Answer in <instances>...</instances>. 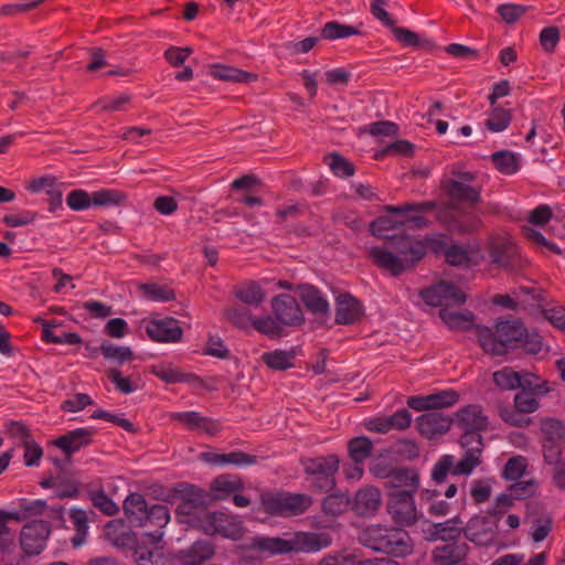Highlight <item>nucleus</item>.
<instances>
[{
  "instance_id": "37998d69",
  "label": "nucleus",
  "mask_w": 565,
  "mask_h": 565,
  "mask_svg": "<svg viewBox=\"0 0 565 565\" xmlns=\"http://www.w3.org/2000/svg\"><path fill=\"white\" fill-rule=\"evenodd\" d=\"M351 500L347 493H331L322 501V511L327 515L338 516L348 511Z\"/></svg>"
},
{
  "instance_id": "bf43d9fd",
  "label": "nucleus",
  "mask_w": 565,
  "mask_h": 565,
  "mask_svg": "<svg viewBox=\"0 0 565 565\" xmlns=\"http://www.w3.org/2000/svg\"><path fill=\"white\" fill-rule=\"evenodd\" d=\"M328 166L334 175L339 178H349L355 173L354 164L343 156L334 152L328 157Z\"/></svg>"
},
{
  "instance_id": "aec40b11",
  "label": "nucleus",
  "mask_w": 565,
  "mask_h": 565,
  "mask_svg": "<svg viewBox=\"0 0 565 565\" xmlns=\"http://www.w3.org/2000/svg\"><path fill=\"white\" fill-rule=\"evenodd\" d=\"M171 420L178 422L189 430H199L207 436H215L222 430V425L217 419L202 416L199 412H177L170 415Z\"/></svg>"
},
{
  "instance_id": "2eb2a0df",
  "label": "nucleus",
  "mask_w": 565,
  "mask_h": 565,
  "mask_svg": "<svg viewBox=\"0 0 565 565\" xmlns=\"http://www.w3.org/2000/svg\"><path fill=\"white\" fill-rule=\"evenodd\" d=\"M273 316L284 327H299L305 322L301 307L295 297L289 294L275 296L271 301Z\"/></svg>"
},
{
  "instance_id": "f704fd0d",
  "label": "nucleus",
  "mask_w": 565,
  "mask_h": 565,
  "mask_svg": "<svg viewBox=\"0 0 565 565\" xmlns=\"http://www.w3.org/2000/svg\"><path fill=\"white\" fill-rule=\"evenodd\" d=\"M439 317L451 330L469 331L478 326L475 324V315L469 310L456 311L444 307L439 310Z\"/></svg>"
},
{
  "instance_id": "c03bdc74",
  "label": "nucleus",
  "mask_w": 565,
  "mask_h": 565,
  "mask_svg": "<svg viewBox=\"0 0 565 565\" xmlns=\"http://www.w3.org/2000/svg\"><path fill=\"white\" fill-rule=\"evenodd\" d=\"M70 519L73 522L75 529V535L72 539L73 546H81L88 532V518L86 511L82 509H72L70 511Z\"/></svg>"
},
{
  "instance_id": "f257e3e1",
  "label": "nucleus",
  "mask_w": 565,
  "mask_h": 565,
  "mask_svg": "<svg viewBox=\"0 0 565 565\" xmlns=\"http://www.w3.org/2000/svg\"><path fill=\"white\" fill-rule=\"evenodd\" d=\"M476 335L483 351L492 355H504L514 349L535 355L542 350V337L536 331H529L521 319L512 316L499 319L494 330L477 326Z\"/></svg>"
},
{
  "instance_id": "774afa93",
  "label": "nucleus",
  "mask_w": 565,
  "mask_h": 565,
  "mask_svg": "<svg viewBox=\"0 0 565 565\" xmlns=\"http://www.w3.org/2000/svg\"><path fill=\"white\" fill-rule=\"evenodd\" d=\"M561 39L559 30L556 26L544 28L540 33V43L545 52L555 51Z\"/></svg>"
},
{
  "instance_id": "0eeeda50",
  "label": "nucleus",
  "mask_w": 565,
  "mask_h": 565,
  "mask_svg": "<svg viewBox=\"0 0 565 565\" xmlns=\"http://www.w3.org/2000/svg\"><path fill=\"white\" fill-rule=\"evenodd\" d=\"M128 195L126 192L117 189H102L88 193L82 189H75L68 192L66 204L73 211H84L94 206H117L126 202Z\"/></svg>"
},
{
  "instance_id": "412c9836",
  "label": "nucleus",
  "mask_w": 565,
  "mask_h": 565,
  "mask_svg": "<svg viewBox=\"0 0 565 565\" xmlns=\"http://www.w3.org/2000/svg\"><path fill=\"white\" fill-rule=\"evenodd\" d=\"M451 425L452 418L439 412H426L416 418L418 433L427 439L446 434Z\"/></svg>"
},
{
  "instance_id": "a878e982",
  "label": "nucleus",
  "mask_w": 565,
  "mask_h": 565,
  "mask_svg": "<svg viewBox=\"0 0 565 565\" xmlns=\"http://www.w3.org/2000/svg\"><path fill=\"white\" fill-rule=\"evenodd\" d=\"M364 315L363 306L351 294L344 292L337 297L335 323L349 326L358 322Z\"/></svg>"
},
{
  "instance_id": "ddd939ff",
  "label": "nucleus",
  "mask_w": 565,
  "mask_h": 565,
  "mask_svg": "<svg viewBox=\"0 0 565 565\" xmlns=\"http://www.w3.org/2000/svg\"><path fill=\"white\" fill-rule=\"evenodd\" d=\"M422 300L431 307H443L448 303L462 305L467 300L466 294L455 284L439 281L419 291Z\"/></svg>"
},
{
  "instance_id": "338daca9",
  "label": "nucleus",
  "mask_w": 565,
  "mask_h": 565,
  "mask_svg": "<svg viewBox=\"0 0 565 565\" xmlns=\"http://www.w3.org/2000/svg\"><path fill=\"white\" fill-rule=\"evenodd\" d=\"M446 262L452 266L467 265L470 262L469 253L459 245H451L445 250Z\"/></svg>"
},
{
  "instance_id": "49530a36",
  "label": "nucleus",
  "mask_w": 565,
  "mask_h": 565,
  "mask_svg": "<svg viewBox=\"0 0 565 565\" xmlns=\"http://www.w3.org/2000/svg\"><path fill=\"white\" fill-rule=\"evenodd\" d=\"M402 227L399 225V218L394 215H381L370 223V232L373 236L379 238H391L387 236V232Z\"/></svg>"
},
{
  "instance_id": "9b49d317",
  "label": "nucleus",
  "mask_w": 565,
  "mask_h": 565,
  "mask_svg": "<svg viewBox=\"0 0 565 565\" xmlns=\"http://www.w3.org/2000/svg\"><path fill=\"white\" fill-rule=\"evenodd\" d=\"M416 492L386 493V510L393 522L399 526H413L418 521L415 504Z\"/></svg>"
},
{
  "instance_id": "864d4df0",
  "label": "nucleus",
  "mask_w": 565,
  "mask_h": 565,
  "mask_svg": "<svg viewBox=\"0 0 565 565\" xmlns=\"http://www.w3.org/2000/svg\"><path fill=\"white\" fill-rule=\"evenodd\" d=\"M511 119L510 110L502 107H493L486 121V127L492 132H501L509 127Z\"/></svg>"
},
{
  "instance_id": "680f3d73",
  "label": "nucleus",
  "mask_w": 565,
  "mask_h": 565,
  "mask_svg": "<svg viewBox=\"0 0 565 565\" xmlns=\"http://www.w3.org/2000/svg\"><path fill=\"white\" fill-rule=\"evenodd\" d=\"M214 555V545L207 541H196L188 550L190 562H203L210 559Z\"/></svg>"
},
{
  "instance_id": "0e129e2a",
  "label": "nucleus",
  "mask_w": 565,
  "mask_h": 565,
  "mask_svg": "<svg viewBox=\"0 0 565 565\" xmlns=\"http://www.w3.org/2000/svg\"><path fill=\"white\" fill-rule=\"evenodd\" d=\"M497 12L505 23L512 24L526 12V7L522 4L504 3L498 6Z\"/></svg>"
},
{
  "instance_id": "5fc2aeb1",
  "label": "nucleus",
  "mask_w": 565,
  "mask_h": 565,
  "mask_svg": "<svg viewBox=\"0 0 565 565\" xmlns=\"http://www.w3.org/2000/svg\"><path fill=\"white\" fill-rule=\"evenodd\" d=\"M252 328L270 338L280 337L284 332L277 319L270 316L254 317Z\"/></svg>"
},
{
  "instance_id": "a18cd8bd",
  "label": "nucleus",
  "mask_w": 565,
  "mask_h": 565,
  "mask_svg": "<svg viewBox=\"0 0 565 565\" xmlns=\"http://www.w3.org/2000/svg\"><path fill=\"white\" fill-rule=\"evenodd\" d=\"M448 475L463 476L456 471L455 457L452 455L441 456L431 469V479L436 483L445 482Z\"/></svg>"
},
{
  "instance_id": "a19ab883",
  "label": "nucleus",
  "mask_w": 565,
  "mask_h": 565,
  "mask_svg": "<svg viewBox=\"0 0 565 565\" xmlns=\"http://www.w3.org/2000/svg\"><path fill=\"white\" fill-rule=\"evenodd\" d=\"M320 34L322 39L333 41L359 35L361 31L356 26L343 24L338 21H329L321 28Z\"/></svg>"
},
{
  "instance_id": "1a4fd4ad",
  "label": "nucleus",
  "mask_w": 565,
  "mask_h": 565,
  "mask_svg": "<svg viewBox=\"0 0 565 565\" xmlns=\"http://www.w3.org/2000/svg\"><path fill=\"white\" fill-rule=\"evenodd\" d=\"M437 209L436 201L405 202L398 205H385L384 210L399 218L402 227L420 230L428 227L430 222L426 213Z\"/></svg>"
},
{
  "instance_id": "58836bf2",
  "label": "nucleus",
  "mask_w": 565,
  "mask_h": 565,
  "mask_svg": "<svg viewBox=\"0 0 565 565\" xmlns=\"http://www.w3.org/2000/svg\"><path fill=\"white\" fill-rule=\"evenodd\" d=\"M235 296L242 302L258 307L265 298V291L256 281H247L236 287Z\"/></svg>"
},
{
  "instance_id": "e433bc0d",
  "label": "nucleus",
  "mask_w": 565,
  "mask_h": 565,
  "mask_svg": "<svg viewBox=\"0 0 565 565\" xmlns=\"http://www.w3.org/2000/svg\"><path fill=\"white\" fill-rule=\"evenodd\" d=\"M213 78L234 83H249L256 81L257 75L236 68L234 66L214 64L210 68Z\"/></svg>"
},
{
  "instance_id": "ea45409f",
  "label": "nucleus",
  "mask_w": 565,
  "mask_h": 565,
  "mask_svg": "<svg viewBox=\"0 0 565 565\" xmlns=\"http://www.w3.org/2000/svg\"><path fill=\"white\" fill-rule=\"evenodd\" d=\"M263 362L275 371H285L294 366L295 353L292 351L274 350L264 352Z\"/></svg>"
},
{
  "instance_id": "f8f14e48",
  "label": "nucleus",
  "mask_w": 565,
  "mask_h": 565,
  "mask_svg": "<svg viewBox=\"0 0 565 565\" xmlns=\"http://www.w3.org/2000/svg\"><path fill=\"white\" fill-rule=\"evenodd\" d=\"M177 489L179 493L180 503L177 512L185 516V522L194 529V520L201 518L203 512L207 511L205 507V491L193 484H180Z\"/></svg>"
},
{
  "instance_id": "4d7b16f0",
  "label": "nucleus",
  "mask_w": 565,
  "mask_h": 565,
  "mask_svg": "<svg viewBox=\"0 0 565 565\" xmlns=\"http://www.w3.org/2000/svg\"><path fill=\"white\" fill-rule=\"evenodd\" d=\"M332 221L339 224H343L348 226L355 233H359L364 230L365 223L359 216L355 211L352 210H338L332 214Z\"/></svg>"
},
{
  "instance_id": "473e14b6",
  "label": "nucleus",
  "mask_w": 565,
  "mask_h": 565,
  "mask_svg": "<svg viewBox=\"0 0 565 565\" xmlns=\"http://www.w3.org/2000/svg\"><path fill=\"white\" fill-rule=\"evenodd\" d=\"M202 456L205 461L216 466L233 465L236 467H245L257 462L255 455L246 454L242 450H235L228 454L204 452Z\"/></svg>"
},
{
  "instance_id": "052dcab7",
  "label": "nucleus",
  "mask_w": 565,
  "mask_h": 565,
  "mask_svg": "<svg viewBox=\"0 0 565 565\" xmlns=\"http://www.w3.org/2000/svg\"><path fill=\"white\" fill-rule=\"evenodd\" d=\"M225 318L235 327L246 330L252 328L254 317L244 307H230L224 311Z\"/></svg>"
},
{
  "instance_id": "09e8293b",
  "label": "nucleus",
  "mask_w": 565,
  "mask_h": 565,
  "mask_svg": "<svg viewBox=\"0 0 565 565\" xmlns=\"http://www.w3.org/2000/svg\"><path fill=\"white\" fill-rule=\"evenodd\" d=\"M527 468V460L523 456L511 457L501 471L503 479L509 481H516L523 477Z\"/></svg>"
},
{
  "instance_id": "72a5a7b5",
  "label": "nucleus",
  "mask_w": 565,
  "mask_h": 565,
  "mask_svg": "<svg viewBox=\"0 0 565 565\" xmlns=\"http://www.w3.org/2000/svg\"><path fill=\"white\" fill-rule=\"evenodd\" d=\"M149 509L150 505L145 497L137 492L129 494L124 502L126 518L135 527L142 525Z\"/></svg>"
},
{
  "instance_id": "6ab92c4d",
  "label": "nucleus",
  "mask_w": 565,
  "mask_h": 565,
  "mask_svg": "<svg viewBox=\"0 0 565 565\" xmlns=\"http://www.w3.org/2000/svg\"><path fill=\"white\" fill-rule=\"evenodd\" d=\"M387 244L401 259H405L408 268H412L426 254L424 243L409 236H392Z\"/></svg>"
},
{
  "instance_id": "2f4dec72",
  "label": "nucleus",
  "mask_w": 565,
  "mask_h": 565,
  "mask_svg": "<svg viewBox=\"0 0 565 565\" xmlns=\"http://www.w3.org/2000/svg\"><path fill=\"white\" fill-rule=\"evenodd\" d=\"M440 217L444 220L447 228L450 232L459 233V234H469L477 232L481 225L480 218L473 213L469 212H451L447 217H444V214H440Z\"/></svg>"
},
{
  "instance_id": "9d476101",
  "label": "nucleus",
  "mask_w": 565,
  "mask_h": 565,
  "mask_svg": "<svg viewBox=\"0 0 565 565\" xmlns=\"http://www.w3.org/2000/svg\"><path fill=\"white\" fill-rule=\"evenodd\" d=\"M488 253L491 262L505 270L513 271L522 268L519 247L508 235L491 237L488 244Z\"/></svg>"
},
{
  "instance_id": "20e7f679",
  "label": "nucleus",
  "mask_w": 565,
  "mask_h": 565,
  "mask_svg": "<svg viewBox=\"0 0 565 565\" xmlns=\"http://www.w3.org/2000/svg\"><path fill=\"white\" fill-rule=\"evenodd\" d=\"M301 465L311 492L328 493L335 488V476L340 467V458L337 455L305 458L301 460Z\"/></svg>"
},
{
  "instance_id": "603ef678",
  "label": "nucleus",
  "mask_w": 565,
  "mask_h": 565,
  "mask_svg": "<svg viewBox=\"0 0 565 565\" xmlns=\"http://www.w3.org/2000/svg\"><path fill=\"white\" fill-rule=\"evenodd\" d=\"M88 498L93 505L107 516H114L119 511L118 505L104 490L89 491Z\"/></svg>"
},
{
  "instance_id": "4be33fe9",
  "label": "nucleus",
  "mask_w": 565,
  "mask_h": 565,
  "mask_svg": "<svg viewBox=\"0 0 565 565\" xmlns=\"http://www.w3.org/2000/svg\"><path fill=\"white\" fill-rule=\"evenodd\" d=\"M387 493L417 492L419 488V473L414 468L396 467L391 472L388 481H384Z\"/></svg>"
},
{
  "instance_id": "c9c22d12",
  "label": "nucleus",
  "mask_w": 565,
  "mask_h": 565,
  "mask_svg": "<svg viewBox=\"0 0 565 565\" xmlns=\"http://www.w3.org/2000/svg\"><path fill=\"white\" fill-rule=\"evenodd\" d=\"M149 372L167 384L190 383L198 379L196 375L192 373H184L180 369L173 367L172 364L168 363L151 365L149 367Z\"/></svg>"
},
{
  "instance_id": "69168bd1",
  "label": "nucleus",
  "mask_w": 565,
  "mask_h": 565,
  "mask_svg": "<svg viewBox=\"0 0 565 565\" xmlns=\"http://www.w3.org/2000/svg\"><path fill=\"white\" fill-rule=\"evenodd\" d=\"M203 354L222 360H226L231 355L230 350L225 347L223 340L215 335L209 337L206 345L203 349Z\"/></svg>"
},
{
  "instance_id": "13d9d810",
  "label": "nucleus",
  "mask_w": 565,
  "mask_h": 565,
  "mask_svg": "<svg viewBox=\"0 0 565 565\" xmlns=\"http://www.w3.org/2000/svg\"><path fill=\"white\" fill-rule=\"evenodd\" d=\"M493 382L501 390H515L521 384L520 372L513 371L512 367H503L493 373Z\"/></svg>"
},
{
  "instance_id": "de8ad7c7",
  "label": "nucleus",
  "mask_w": 565,
  "mask_h": 565,
  "mask_svg": "<svg viewBox=\"0 0 565 565\" xmlns=\"http://www.w3.org/2000/svg\"><path fill=\"white\" fill-rule=\"evenodd\" d=\"M99 351L106 360L116 361L120 364L134 360V352L129 347L103 342L99 347Z\"/></svg>"
},
{
  "instance_id": "6e6d98bb",
  "label": "nucleus",
  "mask_w": 565,
  "mask_h": 565,
  "mask_svg": "<svg viewBox=\"0 0 565 565\" xmlns=\"http://www.w3.org/2000/svg\"><path fill=\"white\" fill-rule=\"evenodd\" d=\"M140 290L148 299L153 301H171L175 299L174 290L166 285L142 284L140 285Z\"/></svg>"
},
{
  "instance_id": "cd10ccee",
  "label": "nucleus",
  "mask_w": 565,
  "mask_h": 565,
  "mask_svg": "<svg viewBox=\"0 0 565 565\" xmlns=\"http://www.w3.org/2000/svg\"><path fill=\"white\" fill-rule=\"evenodd\" d=\"M369 257L375 266L395 277L408 269L405 259H401L390 247L387 249L377 246L371 247Z\"/></svg>"
},
{
  "instance_id": "39448f33",
  "label": "nucleus",
  "mask_w": 565,
  "mask_h": 565,
  "mask_svg": "<svg viewBox=\"0 0 565 565\" xmlns=\"http://www.w3.org/2000/svg\"><path fill=\"white\" fill-rule=\"evenodd\" d=\"M312 498L306 493L285 491L265 492L260 495L264 512L269 515L292 518L303 514L312 505Z\"/></svg>"
},
{
  "instance_id": "4c0bfd02",
  "label": "nucleus",
  "mask_w": 565,
  "mask_h": 565,
  "mask_svg": "<svg viewBox=\"0 0 565 565\" xmlns=\"http://www.w3.org/2000/svg\"><path fill=\"white\" fill-rule=\"evenodd\" d=\"M244 484L237 477L230 475H222L215 478L211 483V490L215 493L217 500H224L230 494L242 490Z\"/></svg>"
},
{
  "instance_id": "a211bd4d",
  "label": "nucleus",
  "mask_w": 565,
  "mask_h": 565,
  "mask_svg": "<svg viewBox=\"0 0 565 565\" xmlns=\"http://www.w3.org/2000/svg\"><path fill=\"white\" fill-rule=\"evenodd\" d=\"M452 424L463 433L483 431L489 426V419L480 405L469 404L456 412Z\"/></svg>"
},
{
  "instance_id": "7c9ffc66",
  "label": "nucleus",
  "mask_w": 565,
  "mask_h": 565,
  "mask_svg": "<svg viewBox=\"0 0 565 565\" xmlns=\"http://www.w3.org/2000/svg\"><path fill=\"white\" fill-rule=\"evenodd\" d=\"M299 297L309 312L318 317L329 315L330 306L322 292L310 284L299 286Z\"/></svg>"
},
{
  "instance_id": "6e6552de",
  "label": "nucleus",
  "mask_w": 565,
  "mask_h": 565,
  "mask_svg": "<svg viewBox=\"0 0 565 565\" xmlns=\"http://www.w3.org/2000/svg\"><path fill=\"white\" fill-rule=\"evenodd\" d=\"M503 511H489L484 515L472 516L462 527V535L478 546L493 544L498 535V525Z\"/></svg>"
},
{
  "instance_id": "79ce46f5",
  "label": "nucleus",
  "mask_w": 565,
  "mask_h": 565,
  "mask_svg": "<svg viewBox=\"0 0 565 565\" xmlns=\"http://www.w3.org/2000/svg\"><path fill=\"white\" fill-rule=\"evenodd\" d=\"M348 450L354 463L363 465L372 454L373 443L364 436L354 437L349 441Z\"/></svg>"
},
{
  "instance_id": "3c124183",
  "label": "nucleus",
  "mask_w": 565,
  "mask_h": 565,
  "mask_svg": "<svg viewBox=\"0 0 565 565\" xmlns=\"http://www.w3.org/2000/svg\"><path fill=\"white\" fill-rule=\"evenodd\" d=\"M430 412L436 409L451 407L459 401V394L455 390H444L437 393L428 394Z\"/></svg>"
},
{
  "instance_id": "4468645a",
  "label": "nucleus",
  "mask_w": 565,
  "mask_h": 565,
  "mask_svg": "<svg viewBox=\"0 0 565 565\" xmlns=\"http://www.w3.org/2000/svg\"><path fill=\"white\" fill-rule=\"evenodd\" d=\"M51 533L45 520H34L22 527L20 545L26 556L39 555L44 550Z\"/></svg>"
},
{
  "instance_id": "e2e57ef3",
  "label": "nucleus",
  "mask_w": 565,
  "mask_h": 565,
  "mask_svg": "<svg viewBox=\"0 0 565 565\" xmlns=\"http://www.w3.org/2000/svg\"><path fill=\"white\" fill-rule=\"evenodd\" d=\"M537 487V482L534 479H519L514 483L510 484L509 491L515 500H525L536 492Z\"/></svg>"
},
{
  "instance_id": "5701e85b",
  "label": "nucleus",
  "mask_w": 565,
  "mask_h": 565,
  "mask_svg": "<svg viewBox=\"0 0 565 565\" xmlns=\"http://www.w3.org/2000/svg\"><path fill=\"white\" fill-rule=\"evenodd\" d=\"M470 551L469 545L461 539H456L433 550V559L439 565H460L466 561Z\"/></svg>"
},
{
  "instance_id": "7ed1b4c3",
  "label": "nucleus",
  "mask_w": 565,
  "mask_h": 565,
  "mask_svg": "<svg viewBox=\"0 0 565 565\" xmlns=\"http://www.w3.org/2000/svg\"><path fill=\"white\" fill-rule=\"evenodd\" d=\"M362 543L373 551L405 557L413 552L408 532L393 526L372 525L362 534Z\"/></svg>"
},
{
  "instance_id": "423d86ee",
  "label": "nucleus",
  "mask_w": 565,
  "mask_h": 565,
  "mask_svg": "<svg viewBox=\"0 0 565 565\" xmlns=\"http://www.w3.org/2000/svg\"><path fill=\"white\" fill-rule=\"evenodd\" d=\"M194 529L206 535H221L228 539H238L243 534L242 522L231 513L224 511L203 512L201 518L194 520Z\"/></svg>"
},
{
  "instance_id": "8fccbe9b",
  "label": "nucleus",
  "mask_w": 565,
  "mask_h": 565,
  "mask_svg": "<svg viewBox=\"0 0 565 565\" xmlns=\"http://www.w3.org/2000/svg\"><path fill=\"white\" fill-rule=\"evenodd\" d=\"M492 163L501 173L511 175L518 172V159L511 151H498L492 154Z\"/></svg>"
},
{
  "instance_id": "c756f323",
  "label": "nucleus",
  "mask_w": 565,
  "mask_h": 565,
  "mask_svg": "<svg viewBox=\"0 0 565 565\" xmlns=\"http://www.w3.org/2000/svg\"><path fill=\"white\" fill-rule=\"evenodd\" d=\"M381 502L380 490L375 487H366L355 493L352 510L359 516H371L379 510Z\"/></svg>"
},
{
  "instance_id": "dca6fc26",
  "label": "nucleus",
  "mask_w": 565,
  "mask_h": 565,
  "mask_svg": "<svg viewBox=\"0 0 565 565\" xmlns=\"http://www.w3.org/2000/svg\"><path fill=\"white\" fill-rule=\"evenodd\" d=\"M460 445L465 449V454L456 463V471L470 475L481 463V454L484 448L481 431H465L461 435Z\"/></svg>"
},
{
  "instance_id": "f03ea898",
  "label": "nucleus",
  "mask_w": 565,
  "mask_h": 565,
  "mask_svg": "<svg viewBox=\"0 0 565 565\" xmlns=\"http://www.w3.org/2000/svg\"><path fill=\"white\" fill-rule=\"evenodd\" d=\"M332 544V536L328 532H305L292 533L288 539L282 537H255L253 547L269 555L288 553H317Z\"/></svg>"
},
{
  "instance_id": "f3484780",
  "label": "nucleus",
  "mask_w": 565,
  "mask_h": 565,
  "mask_svg": "<svg viewBox=\"0 0 565 565\" xmlns=\"http://www.w3.org/2000/svg\"><path fill=\"white\" fill-rule=\"evenodd\" d=\"M145 330L147 335L154 342L177 343L183 337L180 321L172 317L148 320L146 321Z\"/></svg>"
},
{
  "instance_id": "b1692460",
  "label": "nucleus",
  "mask_w": 565,
  "mask_h": 565,
  "mask_svg": "<svg viewBox=\"0 0 565 565\" xmlns=\"http://www.w3.org/2000/svg\"><path fill=\"white\" fill-rule=\"evenodd\" d=\"M95 434L96 429L94 427L76 428L56 438L54 445L66 456H72L81 448L90 445Z\"/></svg>"
},
{
  "instance_id": "393cba45",
  "label": "nucleus",
  "mask_w": 565,
  "mask_h": 565,
  "mask_svg": "<svg viewBox=\"0 0 565 565\" xmlns=\"http://www.w3.org/2000/svg\"><path fill=\"white\" fill-rule=\"evenodd\" d=\"M170 521V511L166 504H152L142 521L140 527H147L145 534L151 540L152 543H158L163 536V527Z\"/></svg>"
},
{
  "instance_id": "c85d7f7f",
  "label": "nucleus",
  "mask_w": 565,
  "mask_h": 565,
  "mask_svg": "<svg viewBox=\"0 0 565 565\" xmlns=\"http://www.w3.org/2000/svg\"><path fill=\"white\" fill-rule=\"evenodd\" d=\"M441 188L445 194L451 200L466 202L471 205L481 201V188L467 184L456 179H447L443 181Z\"/></svg>"
},
{
  "instance_id": "bb28decb",
  "label": "nucleus",
  "mask_w": 565,
  "mask_h": 565,
  "mask_svg": "<svg viewBox=\"0 0 565 565\" xmlns=\"http://www.w3.org/2000/svg\"><path fill=\"white\" fill-rule=\"evenodd\" d=\"M535 393L519 392L514 396L515 409L504 408L500 412L501 418L513 426H522L521 414H530L539 408V402L534 397Z\"/></svg>"
}]
</instances>
